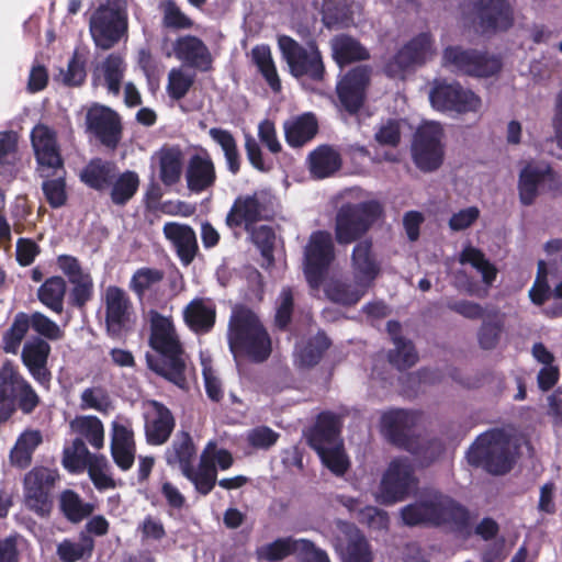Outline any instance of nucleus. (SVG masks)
<instances>
[{"label":"nucleus","mask_w":562,"mask_h":562,"mask_svg":"<svg viewBox=\"0 0 562 562\" xmlns=\"http://www.w3.org/2000/svg\"><path fill=\"white\" fill-rule=\"evenodd\" d=\"M148 318L149 345L157 352V356H146L148 368L179 387H184L187 355L172 318L155 310L148 312Z\"/></svg>","instance_id":"f257e3e1"},{"label":"nucleus","mask_w":562,"mask_h":562,"mask_svg":"<svg viewBox=\"0 0 562 562\" xmlns=\"http://www.w3.org/2000/svg\"><path fill=\"white\" fill-rule=\"evenodd\" d=\"M551 296L562 300V281H560L553 290L548 281V272L544 261L538 262V272L533 285L529 290V297L536 305H542Z\"/></svg>","instance_id":"8fccbe9b"},{"label":"nucleus","mask_w":562,"mask_h":562,"mask_svg":"<svg viewBox=\"0 0 562 562\" xmlns=\"http://www.w3.org/2000/svg\"><path fill=\"white\" fill-rule=\"evenodd\" d=\"M215 305L210 299L196 297L183 310V319L195 333L209 331L215 323Z\"/></svg>","instance_id":"473e14b6"},{"label":"nucleus","mask_w":562,"mask_h":562,"mask_svg":"<svg viewBox=\"0 0 562 562\" xmlns=\"http://www.w3.org/2000/svg\"><path fill=\"white\" fill-rule=\"evenodd\" d=\"M161 10L164 14L162 24L168 29L186 30L193 25L192 20L172 0L162 2Z\"/></svg>","instance_id":"69168bd1"},{"label":"nucleus","mask_w":562,"mask_h":562,"mask_svg":"<svg viewBox=\"0 0 562 562\" xmlns=\"http://www.w3.org/2000/svg\"><path fill=\"white\" fill-rule=\"evenodd\" d=\"M380 268L371 254V243L360 241L352 251V273L355 281L368 291Z\"/></svg>","instance_id":"7c9ffc66"},{"label":"nucleus","mask_w":562,"mask_h":562,"mask_svg":"<svg viewBox=\"0 0 562 562\" xmlns=\"http://www.w3.org/2000/svg\"><path fill=\"white\" fill-rule=\"evenodd\" d=\"M417 483L412 462L406 458L394 459L381 480L376 499L383 505L402 502L417 488Z\"/></svg>","instance_id":"f8f14e48"},{"label":"nucleus","mask_w":562,"mask_h":562,"mask_svg":"<svg viewBox=\"0 0 562 562\" xmlns=\"http://www.w3.org/2000/svg\"><path fill=\"white\" fill-rule=\"evenodd\" d=\"M249 232L251 233L252 241L260 249L262 257L267 260L268 265H272V251L276 240L273 229L268 225H261L258 228L252 226Z\"/></svg>","instance_id":"774afa93"},{"label":"nucleus","mask_w":562,"mask_h":562,"mask_svg":"<svg viewBox=\"0 0 562 562\" xmlns=\"http://www.w3.org/2000/svg\"><path fill=\"white\" fill-rule=\"evenodd\" d=\"M285 140L291 147H301L317 133V120L312 113H304L286 120L283 124Z\"/></svg>","instance_id":"72a5a7b5"},{"label":"nucleus","mask_w":562,"mask_h":562,"mask_svg":"<svg viewBox=\"0 0 562 562\" xmlns=\"http://www.w3.org/2000/svg\"><path fill=\"white\" fill-rule=\"evenodd\" d=\"M116 175V167L102 159L91 160L81 171V180L92 189L103 190L112 183Z\"/></svg>","instance_id":"e433bc0d"},{"label":"nucleus","mask_w":562,"mask_h":562,"mask_svg":"<svg viewBox=\"0 0 562 562\" xmlns=\"http://www.w3.org/2000/svg\"><path fill=\"white\" fill-rule=\"evenodd\" d=\"M330 46L333 57L339 66L355 60H364L369 57L367 49L358 41L347 35L334 37Z\"/></svg>","instance_id":"37998d69"},{"label":"nucleus","mask_w":562,"mask_h":562,"mask_svg":"<svg viewBox=\"0 0 562 562\" xmlns=\"http://www.w3.org/2000/svg\"><path fill=\"white\" fill-rule=\"evenodd\" d=\"M58 472L47 467H35L24 476L23 496L26 508L40 517L49 515L53 508L52 488Z\"/></svg>","instance_id":"1a4fd4ad"},{"label":"nucleus","mask_w":562,"mask_h":562,"mask_svg":"<svg viewBox=\"0 0 562 562\" xmlns=\"http://www.w3.org/2000/svg\"><path fill=\"white\" fill-rule=\"evenodd\" d=\"M339 427L338 415L323 412L308 438L310 446L317 452L322 463L337 476L344 475L349 467Z\"/></svg>","instance_id":"423d86ee"},{"label":"nucleus","mask_w":562,"mask_h":562,"mask_svg":"<svg viewBox=\"0 0 562 562\" xmlns=\"http://www.w3.org/2000/svg\"><path fill=\"white\" fill-rule=\"evenodd\" d=\"M63 172V169L50 170V175L56 177L53 179H46L42 183L43 193L48 204L54 209L63 206L67 201L66 183L64 176L61 175Z\"/></svg>","instance_id":"680f3d73"},{"label":"nucleus","mask_w":562,"mask_h":562,"mask_svg":"<svg viewBox=\"0 0 562 562\" xmlns=\"http://www.w3.org/2000/svg\"><path fill=\"white\" fill-rule=\"evenodd\" d=\"M88 130L100 143L109 148H115L121 138L119 115L110 108L95 104L87 113Z\"/></svg>","instance_id":"393cba45"},{"label":"nucleus","mask_w":562,"mask_h":562,"mask_svg":"<svg viewBox=\"0 0 562 562\" xmlns=\"http://www.w3.org/2000/svg\"><path fill=\"white\" fill-rule=\"evenodd\" d=\"M195 448L188 432H180L176 436L171 447L166 450L165 458L169 465H178L183 472L193 464Z\"/></svg>","instance_id":"4c0bfd02"},{"label":"nucleus","mask_w":562,"mask_h":562,"mask_svg":"<svg viewBox=\"0 0 562 562\" xmlns=\"http://www.w3.org/2000/svg\"><path fill=\"white\" fill-rule=\"evenodd\" d=\"M215 446L210 442L206 450L201 457L199 465L195 468L193 464L186 469L182 474L194 485L195 490L207 495L216 484L217 470L214 463L210 462L206 458L211 448Z\"/></svg>","instance_id":"f704fd0d"},{"label":"nucleus","mask_w":562,"mask_h":562,"mask_svg":"<svg viewBox=\"0 0 562 562\" xmlns=\"http://www.w3.org/2000/svg\"><path fill=\"white\" fill-rule=\"evenodd\" d=\"M376 201L342 205L336 216V238L339 244H349L368 231L381 215Z\"/></svg>","instance_id":"6e6552de"},{"label":"nucleus","mask_w":562,"mask_h":562,"mask_svg":"<svg viewBox=\"0 0 562 562\" xmlns=\"http://www.w3.org/2000/svg\"><path fill=\"white\" fill-rule=\"evenodd\" d=\"M29 329V315L24 312L16 313L12 324L2 336V348L4 352L16 355Z\"/></svg>","instance_id":"5fc2aeb1"},{"label":"nucleus","mask_w":562,"mask_h":562,"mask_svg":"<svg viewBox=\"0 0 562 562\" xmlns=\"http://www.w3.org/2000/svg\"><path fill=\"white\" fill-rule=\"evenodd\" d=\"M16 172V137L12 132L0 133V177L11 180Z\"/></svg>","instance_id":"603ef678"},{"label":"nucleus","mask_w":562,"mask_h":562,"mask_svg":"<svg viewBox=\"0 0 562 562\" xmlns=\"http://www.w3.org/2000/svg\"><path fill=\"white\" fill-rule=\"evenodd\" d=\"M442 136V126L437 122H426L418 127L412 145V155L420 170L432 171L441 165Z\"/></svg>","instance_id":"2eb2a0df"},{"label":"nucleus","mask_w":562,"mask_h":562,"mask_svg":"<svg viewBox=\"0 0 562 562\" xmlns=\"http://www.w3.org/2000/svg\"><path fill=\"white\" fill-rule=\"evenodd\" d=\"M29 322L34 331L49 340H59L64 337V330L43 313L35 312L29 315Z\"/></svg>","instance_id":"338daca9"},{"label":"nucleus","mask_w":562,"mask_h":562,"mask_svg":"<svg viewBox=\"0 0 562 562\" xmlns=\"http://www.w3.org/2000/svg\"><path fill=\"white\" fill-rule=\"evenodd\" d=\"M278 44L282 57L294 77L306 76L313 80L323 78L324 64L321 53L314 44L302 46L286 35L279 36Z\"/></svg>","instance_id":"9d476101"},{"label":"nucleus","mask_w":562,"mask_h":562,"mask_svg":"<svg viewBox=\"0 0 562 562\" xmlns=\"http://www.w3.org/2000/svg\"><path fill=\"white\" fill-rule=\"evenodd\" d=\"M323 22L329 27H346L350 23V11L346 3L333 0H324Z\"/></svg>","instance_id":"e2e57ef3"},{"label":"nucleus","mask_w":562,"mask_h":562,"mask_svg":"<svg viewBox=\"0 0 562 562\" xmlns=\"http://www.w3.org/2000/svg\"><path fill=\"white\" fill-rule=\"evenodd\" d=\"M461 263H469L481 273L486 285H491L496 278V268L485 258L479 249L468 246L460 255Z\"/></svg>","instance_id":"bf43d9fd"},{"label":"nucleus","mask_w":562,"mask_h":562,"mask_svg":"<svg viewBox=\"0 0 562 562\" xmlns=\"http://www.w3.org/2000/svg\"><path fill=\"white\" fill-rule=\"evenodd\" d=\"M94 549V540L86 532H80L78 540L65 539L57 546V555L61 562H78L89 559Z\"/></svg>","instance_id":"a19ab883"},{"label":"nucleus","mask_w":562,"mask_h":562,"mask_svg":"<svg viewBox=\"0 0 562 562\" xmlns=\"http://www.w3.org/2000/svg\"><path fill=\"white\" fill-rule=\"evenodd\" d=\"M172 48L177 59L183 64L203 71L211 68V53L199 37L193 35L180 36L172 44Z\"/></svg>","instance_id":"c85d7f7f"},{"label":"nucleus","mask_w":562,"mask_h":562,"mask_svg":"<svg viewBox=\"0 0 562 562\" xmlns=\"http://www.w3.org/2000/svg\"><path fill=\"white\" fill-rule=\"evenodd\" d=\"M334 259V244L328 232H314L304 250V273L311 288L317 289Z\"/></svg>","instance_id":"a211bd4d"},{"label":"nucleus","mask_w":562,"mask_h":562,"mask_svg":"<svg viewBox=\"0 0 562 562\" xmlns=\"http://www.w3.org/2000/svg\"><path fill=\"white\" fill-rule=\"evenodd\" d=\"M101 70L108 91L119 95L126 70L124 58L120 54H110L102 63Z\"/></svg>","instance_id":"13d9d810"},{"label":"nucleus","mask_w":562,"mask_h":562,"mask_svg":"<svg viewBox=\"0 0 562 562\" xmlns=\"http://www.w3.org/2000/svg\"><path fill=\"white\" fill-rule=\"evenodd\" d=\"M369 78V67L358 66L338 82L337 94L340 104L349 113H356L362 105Z\"/></svg>","instance_id":"bb28decb"},{"label":"nucleus","mask_w":562,"mask_h":562,"mask_svg":"<svg viewBox=\"0 0 562 562\" xmlns=\"http://www.w3.org/2000/svg\"><path fill=\"white\" fill-rule=\"evenodd\" d=\"M164 279V272L155 268L137 269L130 281V289L143 301L149 292L157 291Z\"/></svg>","instance_id":"3c124183"},{"label":"nucleus","mask_w":562,"mask_h":562,"mask_svg":"<svg viewBox=\"0 0 562 562\" xmlns=\"http://www.w3.org/2000/svg\"><path fill=\"white\" fill-rule=\"evenodd\" d=\"M70 428L74 432L80 435L82 439H86L94 449L103 448L104 427L97 416H77L70 422Z\"/></svg>","instance_id":"c03bdc74"},{"label":"nucleus","mask_w":562,"mask_h":562,"mask_svg":"<svg viewBox=\"0 0 562 562\" xmlns=\"http://www.w3.org/2000/svg\"><path fill=\"white\" fill-rule=\"evenodd\" d=\"M559 193L562 190L561 176L547 161H528L519 172L518 192L524 205H531L538 196L539 187Z\"/></svg>","instance_id":"ddd939ff"},{"label":"nucleus","mask_w":562,"mask_h":562,"mask_svg":"<svg viewBox=\"0 0 562 562\" xmlns=\"http://www.w3.org/2000/svg\"><path fill=\"white\" fill-rule=\"evenodd\" d=\"M473 10L477 20L476 32L482 35L505 31L513 25V8L508 0H475Z\"/></svg>","instance_id":"6ab92c4d"},{"label":"nucleus","mask_w":562,"mask_h":562,"mask_svg":"<svg viewBox=\"0 0 562 562\" xmlns=\"http://www.w3.org/2000/svg\"><path fill=\"white\" fill-rule=\"evenodd\" d=\"M143 409L148 443L156 446L165 443L175 428L172 413L164 404L154 400L146 401Z\"/></svg>","instance_id":"b1692460"},{"label":"nucleus","mask_w":562,"mask_h":562,"mask_svg":"<svg viewBox=\"0 0 562 562\" xmlns=\"http://www.w3.org/2000/svg\"><path fill=\"white\" fill-rule=\"evenodd\" d=\"M401 517L407 526L447 525L459 532L470 530V514L467 508L436 490L423 492L415 503L403 507Z\"/></svg>","instance_id":"f03ea898"},{"label":"nucleus","mask_w":562,"mask_h":562,"mask_svg":"<svg viewBox=\"0 0 562 562\" xmlns=\"http://www.w3.org/2000/svg\"><path fill=\"white\" fill-rule=\"evenodd\" d=\"M443 65L453 71L475 77H487L497 72L502 63L498 57L487 56L475 49L450 46L443 52Z\"/></svg>","instance_id":"f3484780"},{"label":"nucleus","mask_w":562,"mask_h":562,"mask_svg":"<svg viewBox=\"0 0 562 562\" xmlns=\"http://www.w3.org/2000/svg\"><path fill=\"white\" fill-rule=\"evenodd\" d=\"M98 457L89 452L82 438H76L70 446L64 449L63 464L70 472L77 473L85 470Z\"/></svg>","instance_id":"864d4df0"},{"label":"nucleus","mask_w":562,"mask_h":562,"mask_svg":"<svg viewBox=\"0 0 562 562\" xmlns=\"http://www.w3.org/2000/svg\"><path fill=\"white\" fill-rule=\"evenodd\" d=\"M303 539L279 538L276 541L263 544L256 550L257 558L267 562H277L291 554H296L297 549L303 548Z\"/></svg>","instance_id":"a18cd8bd"},{"label":"nucleus","mask_w":562,"mask_h":562,"mask_svg":"<svg viewBox=\"0 0 562 562\" xmlns=\"http://www.w3.org/2000/svg\"><path fill=\"white\" fill-rule=\"evenodd\" d=\"M49 353V344L41 337L26 340L21 352V360L31 376L45 387L48 386L52 376L47 368Z\"/></svg>","instance_id":"cd10ccee"},{"label":"nucleus","mask_w":562,"mask_h":562,"mask_svg":"<svg viewBox=\"0 0 562 562\" xmlns=\"http://www.w3.org/2000/svg\"><path fill=\"white\" fill-rule=\"evenodd\" d=\"M0 397L12 407V412L16 407L24 414H31L40 404L35 390L10 361L0 368Z\"/></svg>","instance_id":"9b49d317"},{"label":"nucleus","mask_w":562,"mask_h":562,"mask_svg":"<svg viewBox=\"0 0 562 562\" xmlns=\"http://www.w3.org/2000/svg\"><path fill=\"white\" fill-rule=\"evenodd\" d=\"M89 29L98 47H113L127 31L126 1L105 0L91 15Z\"/></svg>","instance_id":"0eeeda50"},{"label":"nucleus","mask_w":562,"mask_h":562,"mask_svg":"<svg viewBox=\"0 0 562 562\" xmlns=\"http://www.w3.org/2000/svg\"><path fill=\"white\" fill-rule=\"evenodd\" d=\"M329 347V340L324 333H318L307 341H301L294 350V361L301 368L316 364L323 352Z\"/></svg>","instance_id":"58836bf2"},{"label":"nucleus","mask_w":562,"mask_h":562,"mask_svg":"<svg viewBox=\"0 0 562 562\" xmlns=\"http://www.w3.org/2000/svg\"><path fill=\"white\" fill-rule=\"evenodd\" d=\"M470 464L481 467L492 474H504L512 469L513 436L504 428L480 435L467 452Z\"/></svg>","instance_id":"39448f33"},{"label":"nucleus","mask_w":562,"mask_h":562,"mask_svg":"<svg viewBox=\"0 0 562 562\" xmlns=\"http://www.w3.org/2000/svg\"><path fill=\"white\" fill-rule=\"evenodd\" d=\"M336 549L342 562H372L373 554L367 539L352 524L338 522Z\"/></svg>","instance_id":"a878e982"},{"label":"nucleus","mask_w":562,"mask_h":562,"mask_svg":"<svg viewBox=\"0 0 562 562\" xmlns=\"http://www.w3.org/2000/svg\"><path fill=\"white\" fill-rule=\"evenodd\" d=\"M42 442V435L38 430H26L22 432L10 452L12 465L25 469L32 461L35 449Z\"/></svg>","instance_id":"79ce46f5"},{"label":"nucleus","mask_w":562,"mask_h":562,"mask_svg":"<svg viewBox=\"0 0 562 562\" xmlns=\"http://www.w3.org/2000/svg\"><path fill=\"white\" fill-rule=\"evenodd\" d=\"M104 305L108 333L111 336H120L131 322L133 306L130 296L121 288L108 286Z\"/></svg>","instance_id":"5701e85b"},{"label":"nucleus","mask_w":562,"mask_h":562,"mask_svg":"<svg viewBox=\"0 0 562 562\" xmlns=\"http://www.w3.org/2000/svg\"><path fill=\"white\" fill-rule=\"evenodd\" d=\"M188 189L193 193H201L212 188L216 181V171L213 160L207 153L193 155L186 170Z\"/></svg>","instance_id":"c756f323"},{"label":"nucleus","mask_w":562,"mask_h":562,"mask_svg":"<svg viewBox=\"0 0 562 562\" xmlns=\"http://www.w3.org/2000/svg\"><path fill=\"white\" fill-rule=\"evenodd\" d=\"M66 289L61 277H50L40 286L37 297L52 312L60 314L64 311Z\"/></svg>","instance_id":"49530a36"},{"label":"nucleus","mask_w":562,"mask_h":562,"mask_svg":"<svg viewBox=\"0 0 562 562\" xmlns=\"http://www.w3.org/2000/svg\"><path fill=\"white\" fill-rule=\"evenodd\" d=\"M419 419L420 415L416 412L390 409L381 416V431L392 443L415 454L420 465H427L439 457L441 446L437 441L429 442L427 447L417 446L413 428Z\"/></svg>","instance_id":"20e7f679"},{"label":"nucleus","mask_w":562,"mask_h":562,"mask_svg":"<svg viewBox=\"0 0 562 562\" xmlns=\"http://www.w3.org/2000/svg\"><path fill=\"white\" fill-rule=\"evenodd\" d=\"M434 53L430 35L422 33L397 52L386 64L385 71L390 77H401L406 69L424 64Z\"/></svg>","instance_id":"aec40b11"},{"label":"nucleus","mask_w":562,"mask_h":562,"mask_svg":"<svg viewBox=\"0 0 562 562\" xmlns=\"http://www.w3.org/2000/svg\"><path fill=\"white\" fill-rule=\"evenodd\" d=\"M31 142L42 177L48 178L50 170H61L63 160L55 132L44 124H37L31 133Z\"/></svg>","instance_id":"412c9836"},{"label":"nucleus","mask_w":562,"mask_h":562,"mask_svg":"<svg viewBox=\"0 0 562 562\" xmlns=\"http://www.w3.org/2000/svg\"><path fill=\"white\" fill-rule=\"evenodd\" d=\"M110 186H112V202L116 205H124L136 193L139 186V178L136 172L127 170L117 177L115 176Z\"/></svg>","instance_id":"4d7b16f0"},{"label":"nucleus","mask_w":562,"mask_h":562,"mask_svg":"<svg viewBox=\"0 0 562 562\" xmlns=\"http://www.w3.org/2000/svg\"><path fill=\"white\" fill-rule=\"evenodd\" d=\"M228 345L235 357L246 355L251 360H266L271 351L270 338L258 317L249 310H234L228 326Z\"/></svg>","instance_id":"7ed1b4c3"},{"label":"nucleus","mask_w":562,"mask_h":562,"mask_svg":"<svg viewBox=\"0 0 562 562\" xmlns=\"http://www.w3.org/2000/svg\"><path fill=\"white\" fill-rule=\"evenodd\" d=\"M274 214L272 196L266 191L238 196L226 216L229 227L244 225L250 231L256 223L268 221Z\"/></svg>","instance_id":"dca6fc26"},{"label":"nucleus","mask_w":562,"mask_h":562,"mask_svg":"<svg viewBox=\"0 0 562 562\" xmlns=\"http://www.w3.org/2000/svg\"><path fill=\"white\" fill-rule=\"evenodd\" d=\"M429 100L434 109L445 113H477L482 108L481 98L457 82L436 83L429 93Z\"/></svg>","instance_id":"4468645a"},{"label":"nucleus","mask_w":562,"mask_h":562,"mask_svg":"<svg viewBox=\"0 0 562 562\" xmlns=\"http://www.w3.org/2000/svg\"><path fill=\"white\" fill-rule=\"evenodd\" d=\"M193 75L188 74L182 68H172L168 74L167 92L169 97L175 100L182 99L193 85Z\"/></svg>","instance_id":"0e129e2a"},{"label":"nucleus","mask_w":562,"mask_h":562,"mask_svg":"<svg viewBox=\"0 0 562 562\" xmlns=\"http://www.w3.org/2000/svg\"><path fill=\"white\" fill-rule=\"evenodd\" d=\"M367 292L356 281L353 283H347L342 280H333L326 288L325 293L327 297L342 305L356 304Z\"/></svg>","instance_id":"09e8293b"},{"label":"nucleus","mask_w":562,"mask_h":562,"mask_svg":"<svg viewBox=\"0 0 562 562\" xmlns=\"http://www.w3.org/2000/svg\"><path fill=\"white\" fill-rule=\"evenodd\" d=\"M209 135L223 150L227 169L233 175H236L240 168V157L233 134L221 127H212L209 131Z\"/></svg>","instance_id":"de8ad7c7"},{"label":"nucleus","mask_w":562,"mask_h":562,"mask_svg":"<svg viewBox=\"0 0 562 562\" xmlns=\"http://www.w3.org/2000/svg\"><path fill=\"white\" fill-rule=\"evenodd\" d=\"M153 159L158 161L159 178L165 186H173L180 180L183 164L179 148L164 147L154 155Z\"/></svg>","instance_id":"c9c22d12"},{"label":"nucleus","mask_w":562,"mask_h":562,"mask_svg":"<svg viewBox=\"0 0 562 562\" xmlns=\"http://www.w3.org/2000/svg\"><path fill=\"white\" fill-rule=\"evenodd\" d=\"M60 508L68 520L79 522L92 513V506L81 501L78 494L67 490L60 495Z\"/></svg>","instance_id":"052dcab7"},{"label":"nucleus","mask_w":562,"mask_h":562,"mask_svg":"<svg viewBox=\"0 0 562 562\" xmlns=\"http://www.w3.org/2000/svg\"><path fill=\"white\" fill-rule=\"evenodd\" d=\"M310 170L318 179L329 177L340 168L338 151L329 146H319L310 154Z\"/></svg>","instance_id":"ea45409f"},{"label":"nucleus","mask_w":562,"mask_h":562,"mask_svg":"<svg viewBox=\"0 0 562 562\" xmlns=\"http://www.w3.org/2000/svg\"><path fill=\"white\" fill-rule=\"evenodd\" d=\"M251 58L273 91H279L281 82L271 56L270 47L258 45L251 49Z\"/></svg>","instance_id":"6e6d98bb"},{"label":"nucleus","mask_w":562,"mask_h":562,"mask_svg":"<svg viewBox=\"0 0 562 562\" xmlns=\"http://www.w3.org/2000/svg\"><path fill=\"white\" fill-rule=\"evenodd\" d=\"M111 454L123 471L130 470L134 464L136 446L133 426L124 416H116L111 423Z\"/></svg>","instance_id":"4be33fe9"},{"label":"nucleus","mask_w":562,"mask_h":562,"mask_svg":"<svg viewBox=\"0 0 562 562\" xmlns=\"http://www.w3.org/2000/svg\"><path fill=\"white\" fill-rule=\"evenodd\" d=\"M164 234L177 249L181 261L189 265L198 250L194 231L188 225L169 222L164 225Z\"/></svg>","instance_id":"2f4dec72"}]
</instances>
